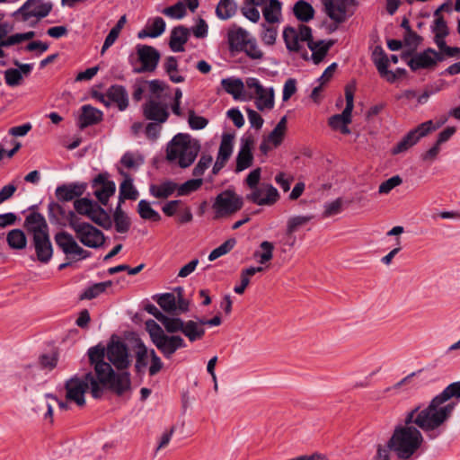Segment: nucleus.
Listing matches in <instances>:
<instances>
[{
	"mask_svg": "<svg viewBox=\"0 0 460 460\" xmlns=\"http://www.w3.org/2000/svg\"><path fill=\"white\" fill-rule=\"evenodd\" d=\"M436 439L445 431L423 405L419 404L405 413L402 423L397 424L388 439V447L398 460H414L424 437Z\"/></svg>",
	"mask_w": 460,
	"mask_h": 460,
	"instance_id": "1",
	"label": "nucleus"
},
{
	"mask_svg": "<svg viewBox=\"0 0 460 460\" xmlns=\"http://www.w3.org/2000/svg\"><path fill=\"white\" fill-rule=\"evenodd\" d=\"M90 364L93 367L99 385L109 387L118 394H122L130 389V375L127 371L115 374L111 365L104 360L105 347L99 344L88 350Z\"/></svg>",
	"mask_w": 460,
	"mask_h": 460,
	"instance_id": "2",
	"label": "nucleus"
},
{
	"mask_svg": "<svg viewBox=\"0 0 460 460\" xmlns=\"http://www.w3.org/2000/svg\"><path fill=\"white\" fill-rule=\"evenodd\" d=\"M146 84L148 98L142 106L143 116L147 120L164 123L170 116L171 88L166 83L158 79L147 81Z\"/></svg>",
	"mask_w": 460,
	"mask_h": 460,
	"instance_id": "3",
	"label": "nucleus"
},
{
	"mask_svg": "<svg viewBox=\"0 0 460 460\" xmlns=\"http://www.w3.org/2000/svg\"><path fill=\"white\" fill-rule=\"evenodd\" d=\"M460 400V380L448 385L440 394L433 397L425 409L446 429Z\"/></svg>",
	"mask_w": 460,
	"mask_h": 460,
	"instance_id": "4",
	"label": "nucleus"
},
{
	"mask_svg": "<svg viewBox=\"0 0 460 460\" xmlns=\"http://www.w3.org/2000/svg\"><path fill=\"white\" fill-rule=\"evenodd\" d=\"M199 151L198 140L192 139L188 134L179 133L167 145L166 159L181 168H187L193 164Z\"/></svg>",
	"mask_w": 460,
	"mask_h": 460,
	"instance_id": "5",
	"label": "nucleus"
},
{
	"mask_svg": "<svg viewBox=\"0 0 460 460\" xmlns=\"http://www.w3.org/2000/svg\"><path fill=\"white\" fill-rule=\"evenodd\" d=\"M66 398L82 407L85 404V393L91 390L93 397L99 398L102 394V388L95 380L93 373L88 372L82 376H74L65 384Z\"/></svg>",
	"mask_w": 460,
	"mask_h": 460,
	"instance_id": "6",
	"label": "nucleus"
},
{
	"mask_svg": "<svg viewBox=\"0 0 460 460\" xmlns=\"http://www.w3.org/2000/svg\"><path fill=\"white\" fill-rule=\"evenodd\" d=\"M146 326L152 341L166 358H171L177 349L186 347L182 337L165 334L154 320L147 321Z\"/></svg>",
	"mask_w": 460,
	"mask_h": 460,
	"instance_id": "7",
	"label": "nucleus"
},
{
	"mask_svg": "<svg viewBox=\"0 0 460 460\" xmlns=\"http://www.w3.org/2000/svg\"><path fill=\"white\" fill-rule=\"evenodd\" d=\"M52 4L44 0H27L13 16L19 22L35 26L39 21L45 18L52 10Z\"/></svg>",
	"mask_w": 460,
	"mask_h": 460,
	"instance_id": "8",
	"label": "nucleus"
},
{
	"mask_svg": "<svg viewBox=\"0 0 460 460\" xmlns=\"http://www.w3.org/2000/svg\"><path fill=\"white\" fill-rule=\"evenodd\" d=\"M74 208L78 214L87 217L96 225L105 229L111 226L109 214L97 202L87 198H81L75 200Z\"/></svg>",
	"mask_w": 460,
	"mask_h": 460,
	"instance_id": "9",
	"label": "nucleus"
},
{
	"mask_svg": "<svg viewBox=\"0 0 460 460\" xmlns=\"http://www.w3.org/2000/svg\"><path fill=\"white\" fill-rule=\"evenodd\" d=\"M70 226L74 230L76 238L84 246L97 249L103 245L105 242L104 234L93 225L85 222L71 221Z\"/></svg>",
	"mask_w": 460,
	"mask_h": 460,
	"instance_id": "10",
	"label": "nucleus"
},
{
	"mask_svg": "<svg viewBox=\"0 0 460 460\" xmlns=\"http://www.w3.org/2000/svg\"><path fill=\"white\" fill-rule=\"evenodd\" d=\"M54 240L57 246L70 260L80 261L86 259L90 255V252L81 247L75 237L66 231L57 233Z\"/></svg>",
	"mask_w": 460,
	"mask_h": 460,
	"instance_id": "11",
	"label": "nucleus"
},
{
	"mask_svg": "<svg viewBox=\"0 0 460 460\" xmlns=\"http://www.w3.org/2000/svg\"><path fill=\"white\" fill-rule=\"evenodd\" d=\"M170 333L181 332L190 342L200 341L205 335V328L199 321H183L180 318H174L170 323L169 329L167 331Z\"/></svg>",
	"mask_w": 460,
	"mask_h": 460,
	"instance_id": "12",
	"label": "nucleus"
},
{
	"mask_svg": "<svg viewBox=\"0 0 460 460\" xmlns=\"http://www.w3.org/2000/svg\"><path fill=\"white\" fill-rule=\"evenodd\" d=\"M278 190L270 183L261 182L260 186L251 190L246 196V200L257 206H273L279 199Z\"/></svg>",
	"mask_w": 460,
	"mask_h": 460,
	"instance_id": "13",
	"label": "nucleus"
},
{
	"mask_svg": "<svg viewBox=\"0 0 460 460\" xmlns=\"http://www.w3.org/2000/svg\"><path fill=\"white\" fill-rule=\"evenodd\" d=\"M105 355L118 370L128 369L132 362L127 345L120 341L108 344L105 348Z\"/></svg>",
	"mask_w": 460,
	"mask_h": 460,
	"instance_id": "14",
	"label": "nucleus"
},
{
	"mask_svg": "<svg viewBox=\"0 0 460 460\" xmlns=\"http://www.w3.org/2000/svg\"><path fill=\"white\" fill-rule=\"evenodd\" d=\"M243 205V201L240 196L234 191L226 190L217 196L213 208L217 215L220 217L240 210Z\"/></svg>",
	"mask_w": 460,
	"mask_h": 460,
	"instance_id": "15",
	"label": "nucleus"
},
{
	"mask_svg": "<svg viewBox=\"0 0 460 460\" xmlns=\"http://www.w3.org/2000/svg\"><path fill=\"white\" fill-rule=\"evenodd\" d=\"M137 54L141 66L134 68L133 71L135 73L154 72L156 69L161 55L155 48L138 44L137 46Z\"/></svg>",
	"mask_w": 460,
	"mask_h": 460,
	"instance_id": "16",
	"label": "nucleus"
},
{
	"mask_svg": "<svg viewBox=\"0 0 460 460\" xmlns=\"http://www.w3.org/2000/svg\"><path fill=\"white\" fill-rule=\"evenodd\" d=\"M443 59L444 57L441 53L433 49H427L422 52L415 53L411 58L407 59V65L412 71L431 69Z\"/></svg>",
	"mask_w": 460,
	"mask_h": 460,
	"instance_id": "17",
	"label": "nucleus"
},
{
	"mask_svg": "<svg viewBox=\"0 0 460 460\" xmlns=\"http://www.w3.org/2000/svg\"><path fill=\"white\" fill-rule=\"evenodd\" d=\"M109 178L110 174L108 172H102L92 181L93 195L103 206L108 204L110 198L113 196L116 191L115 182Z\"/></svg>",
	"mask_w": 460,
	"mask_h": 460,
	"instance_id": "18",
	"label": "nucleus"
},
{
	"mask_svg": "<svg viewBox=\"0 0 460 460\" xmlns=\"http://www.w3.org/2000/svg\"><path fill=\"white\" fill-rule=\"evenodd\" d=\"M97 98L105 105H109L110 102H115L120 111L126 110L128 106V94L122 85H111L106 95L100 94Z\"/></svg>",
	"mask_w": 460,
	"mask_h": 460,
	"instance_id": "19",
	"label": "nucleus"
},
{
	"mask_svg": "<svg viewBox=\"0 0 460 460\" xmlns=\"http://www.w3.org/2000/svg\"><path fill=\"white\" fill-rule=\"evenodd\" d=\"M326 13L328 16L337 23H341L346 21L348 16L349 0H322Z\"/></svg>",
	"mask_w": 460,
	"mask_h": 460,
	"instance_id": "20",
	"label": "nucleus"
},
{
	"mask_svg": "<svg viewBox=\"0 0 460 460\" xmlns=\"http://www.w3.org/2000/svg\"><path fill=\"white\" fill-rule=\"evenodd\" d=\"M427 124H420L418 127L408 132V134L393 148L392 153L397 155L407 151L418 141L428 135Z\"/></svg>",
	"mask_w": 460,
	"mask_h": 460,
	"instance_id": "21",
	"label": "nucleus"
},
{
	"mask_svg": "<svg viewBox=\"0 0 460 460\" xmlns=\"http://www.w3.org/2000/svg\"><path fill=\"white\" fill-rule=\"evenodd\" d=\"M254 140L252 137H247L242 140L239 152L236 156L235 172H243L252 165L253 155L252 149Z\"/></svg>",
	"mask_w": 460,
	"mask_h": 460,
	"instance_id": "22",
	"label": "nucleus"
},
{
	"mask_svg": "<svg viewBox=\"0 0 460 460\" xmlns=\"http://www.w3.org/2000/svg\"><path fill=\"white\" fill-rule=\"evenodd\" d=\"M24 226L28 234L32 235V239L49 234L47 221L39 212L29 214L25 218Z\"/></svg>",
	"mask_w": 460,
	"mask_h": 460,
	"instance_id": "23",
	"label": "nucleus"
},
{
	"mask_svg": "<svg viewBox=\"0 0 460 460\" xmlns=\"http://www.w3.org/2000/svg\"><path fill=\"white\" fill-rule=\"evenodd\" d=\"M38 260L47 263L53 256V247L49 239V234L32 239Z\"/></svg>",
	"mask_w": 460,
	"mask_h": 460,
	"instance_id": "24",
	"label": "nucleus"
},
{
	"mask_svg": "<svg viewBox=\"0 0 460 460\" xmlns=\"http://www.w3.org/2000/svg\"><path fill=\"white\" fill-rule=\"evenodd\" d=\"M86 189L84 183H69L58 186L55 194L59 201H71L84 194Z\"/></svg>",
	"mask_w": 460,
	"mask_h": 460,
	"instance_id": "25",
	"label": "nucleus"
},
{
	"mask_svg": "<svg viewBox=\"0 0 460 460\" xmlns=\"http://www.w3.org/2000/svg\"><path fill=\"white\" fill-rule=\"evenodd\" d=\"M119 172L123 177V181L119 184V203L121 204L125 199L136 200L139 192L133 184V178L120 168H119Z\"/></svg>",
	"mask_w": 460,
	"mask_h": 460,
	"instance_id": "26",
	"label": "nucleus"
},
{
	"mask_svg": "<svg viewBox=\"0 0 460 460\" xmlns=\"http://www.w3.org/2000/svg\"><path fill=\"white\" fill-rule=\"evenodd\" d=\"M190 30L184 26H177L172 29L170 35L169 46L173 52L184 51V44L188 41Z\"/></svg>",
	"mask_w": 460,
	"mask_h": 460,
	"instance_id": "27",
	"label": "nucleus"
},
{
	"mask_svg": "<svg viewBox=\"0 0 460 460\" xmlns=\"http://www.w3.org/2000/svg\"><path fill=\"white\" fill-rule=\"evenodd\" d=\"M224 90L235 100H246L244 92L245 84L240 78L229 77L221 81Z\"/></svg>",
	"mask_w": 460,
	"mask_h": 460,
	"instance_id": "28",
	"label": "nucleus"
},
{
	"mask_svg": "<svg viewBox=\"0 0 460 460\" xmlns=\"http://www.w3.org/2000/svg\"><path fill=\"white\" fill-rule=\"evenodd\" d=\"M82 113L78 119V126L81 129L98 123L102 119V112L91 105H84Z\"/></svg>",
	"mask_w": 460,
	"mask_h": 460,
	"instance_id": "29",
	"label": "nucleus"
},
{
	"mask_svg": "<svg viewBox=\"0 0 460 460\" xmlns=\"http://www.w3.org/2000/svg\"><path fill=\"white\" fill-rule=\"evenodd\" d=\"M165 22L162 17H155L149 21L145 29L141 30L137 33L139 39L157 38L162 35L165 31Z\"/></svg>",
	"mask_w": 460,
	"mask_h": 460,
	"instance_id": "30",
	"label": "nucleus"
},
{
	"mask_svg": "<svg viewBox=\"0 0 460 460\" xmlns=\"http://www.w3.org/2000/svg\"><path fill=\"white\" fill-rule=\"evenodd\" d=\"M332 44L333 42L332 40L327 42L324 40L309 41L308 48L312 51V60L315 65L323 60Z\"/></svg>",
	"mask_w": 460,
	"mask_h": 460,
	"instance_id": "31",
	"label": "nucleus"
},
{
	"mask_svg": "<svg viewBox=\"0 0 460 460\" xmlns=\"http://www.w3.org/2000/svg\"><path fill=\"white\" fill-rule=\"evenodd\" d=\"M255 98V106L261 111H270L274 107V89L272 87L263 88V92L256 93L253 97Z\"/></svg>",
	"mask_w": 460,
	"mask_h": 460,
	"instance_id": "32",
	"label": "nucleus"
},
{
	"mask_svg": "<svg viewBox=\"0 0 460 460\" xmlns=\"http://www.w3.org/2000/svg\"><path fill=\"white\" fill-rule=\"evenodd\" d=\"M349 123H351V113H345V111L341 114H335L329 118L330 127L334 130H340L344 135L350 133L348 127Z\"/></svg>",
	"mask_w": 460,
	"mask_h": 460,
	"instance_id": "33",
	"label": "nucleus"
},
{
	"mask_svg": "<svg viewBox=\"0 0 460 460\" xmlns=\"http://www.w3.org/2000/svg\"><path fill=\"white\" fill-rule=\"evenodd\" d=\"M136 363L135 368L137 373H142L145 371L148 365V359L150 358V350L141 341H137L136 345Z\"/></svg>",
	"mask_w": 460,
	"mask_h": 460,
	"instance_id": "34",
	"label": "nucleus"
},
{
	"mask_svg": "<svg viewBox=\"0 0 460 460\" xmlns=\"http://www.w3.org/2000/svg\"><path fill=\"white\" fill-rule=\"evenodd\" d=\"M249 40L248 32L243 28H234L228 32V42L232 49L240 50Z\"/></svg>",
	"mask_w": 460,
	"mask_h": 460,
	"instance_id": "35",
	"label": "nucleus"
},
{
	"mask_svg": "<svg viewBox=\"0 0 460 460\" xmlns=\"http://www.w3.org/2000/svg\"><path fill=\"white\" fill-rule=\"evenodd\" d=\"M263 5L262 13L265 20L270 23L278 22L281 14V3L279 0H269Z\"/></svg>",
	"mask_w": 460,
	"mask_h": 460,
	"instance_id": "36",
	"label": "nucleus"
},
{
	"mask_svg": "<svg viewBox=\"0 0 460 460\" xmlns=\"http://www.w3.org/2000/svg\"><path fill=\"white\" fill-rule=\"evenodd\" d=\"M177 189V184L172 181H164L161 184H152L149 187L150 194L157 199H167Z\"/></svg>",
	"mask_w": 460,
	"mask_h": 460,
	"instance_id": "37",
	"label": "nucleus"
},
{
	"mask_svg": "<svg viewBox=\"0 0 460 460\" xmlns=\"http://www.w3.org/2000/svg\"><path fill=\"white\" fill-rule=\"evenodd\" d=\"M164 69L172 83L179 84L184 82L185 78L179 74L178 60L175 57L170 56L164 59Z\"/></svg>",
	"mask_w": 460,
	"mask_h": 460,
	"instance_id": "38",
	"label": "nucleus"
},
{
	"mask_svg": "<svg viewBox=\"0 0 460 460\" xmlns=\"http://www.w3.org/2000/svg\"><path fill=\"white\" fill-rule=\"evenodd\" d=\"M113 220L118 233L125 234L129 230L131 222L127 214L122 210L120 203L118 204L114 211Z\"/></svg>",
	"mask_w": 460,
	"mask_h": 460,
	"instance_id": "39",
	"label": "nucleus"
},
{
	"mask_svg": "<svg viewBox=\"0 0 460 460\" xmlns=\"http://www.w3.org/2000/svg\"><path fill=\"white\" fill-rule=\"evenodd\" d=\"M287 130V117L284 116L266 137L272 146L278 147L283 141Z\"/></svg>",
	"mask_w": 460,
	"mask_h": 460,
	"instance_id": "40",
	"label": "nucleus"
},
{
	"mask_svg": "<svg viewBox=\"0 0 460 460\" xmlns=\"http://www.w3.org/2000/svg\"><path fill=\"white\" fill-rule=\"evenodd\" d=\"M294 14L301 22H308L314 18V10L313 6L304 0L296 3L293 8Z\"/></svg>",
	"mask_w": 460,
	"mask_h": 460,
	"instance_id": "41",
	"label": "nucleus"
},
{
	"mask_svg": "<svg viewBox=\"0 0 460 460\" xmlns=\"http://www.w3.org/2000/svg\"><path fill=\"white\" fill-rule=\"evenodd\" d=\"M6 241L10 248L14 250L24 249L27 245V238L21 229H13L8 232Z\"/></svg>",
	"mask_w": 460,
	"mask_h": 460,
	"instance_id": "42",
	"label": "nucleus"
},
{
	"mask_svg": "<svg viewBox=\"0 0 460 460\" xmlns=\"http://www.w3.org/2000/svg\"><path fill=\"white\" fill-rule=\"evenodd\" d=\"M137 213L139 217L144 220H150L154 222H158L161 220L160 214L155 211L152 207L150 202L146 199H141L137 204Z\"/></svg>",
	"mask_w": 460,
	"mask_h": 460,
	"instance_id": "43",
	"label": "nucleus"
},
{
	"mask_svg": "<svg viewBox=\"0 0 460 460\" xmlns=\"http://www.w3.org/2000/svg\"><path fill=\"white\" fill-rule=\"evenodd\" d=\"M274 244L269 241H263L260 249L255 251L253 256L261 264H266L273 258Z\"/></svg>",
	"mask_w": 460,
	"mask_h": 460,
	"instance_id": "44",
	"label": "nucleus"
},
{
	"mask_svg": "<svg viewBox=\"0 0 460 460\" xmlns=\"http://www.w3.org/2000/svg\"><path fill=\"white\" fill-rule=\"evenodd\" d=\"M236 13V4L233 0H220L217 8V16L221 20H227Z\"/></svg>",
	"mask_w": 460,
	"mask_h": 460,
	"instance_id": "45",
	"label": "nucleus"
},
{
	"mask_svg": "<svg viewBox=\"0 0 460 460\" xmlns=\"http://www.w3.org/2000/svg\"><path fill=\"white\" fill-rule=\"evenodd\" d=\"M283 38L289 51L298 52L301 49V42L296 34V29L293 27L286 28L283 31Z\"/></svg>",
	"mask_w": 460,
	"mask_h": 460,
	"instance_id": "46",
	"label": "nucleus"
},
{
	"mask_svg": "<svg viewBox=\"0 0 460 460\" xmlns=\"http://www.w3.org/2000/svg\"><path fill=\"white\" fill-rule=\"evenodd\" d=\"M262 270V267H250L243 270L241 272V284L234 287V292L236 294L242 295L250 283V277L253 276L257 272H261Z\"/></svg>",
	"mask_w": 460,
	"mask_h": 460,
	"instance_id": "47",
	"label": "nucleus"
},
{
	"mask_svg": "<svg viewBox=\"0 0 460 460\" xmlns=\"http://www.w3.org/2000/svg\"><path fill=\"white\" fill-rule=\"evenodd\" d=\"M234 137L230 134L222 136L221 143L218 149L217 158L227 161L233 152Z\"/></svg>",
	"mask_w": 460,
	"mask_h": 460,
	"instance_id": "48",
	"label": "nucleus"
},
{
	"mask_svg": "<svg viewBox=\"0 0 460 460\" xmlns=\"http://www.w3.org/2000/svg\"><path fill=\"white\" fill-rule=\"evenodd\" d=\"M112 282L111 280L96 283L84 290L81 295V299H93L103 293L107 288L111 287Z\"/></svg>",
	"mask_w": 460,
	"mask_h": 460,
	"instance_id": "49",
	"label": "nucleus"
},
{
	"mask_svg": "<svg viewBox=\"0 0 460 460\" xmlns=\"http://www.w3.org/2000/svg\"><path fill=\"white\" fill-rule=\"evenodd\" d=\"M120 163L128 169H137L144 164V157L137 153L127 152L121 157Z\"/></svg>",
	"mask_w": 460,
	"mask_h": 460,
	"instance_id": "50",
	"label": "nucleus"
},
{
	"mask_svg": "<svg viewBox=\"0 0 460 460\" xmlns=\"http://www.w3.org/2000/svg\"><path fill=\"white\" fill-rule=\"evenodd\" d=\"M374 63L381 75H385L388 73L387 67L389 64V58L381 48H376L373 53Z\"/></svg>",
	"mask_w": 460,
	"mask_h": 460,
	"instance_id": "51",
	"label": "nucleus"
},
{
	"mask_svg": "<svg viewBox=\"0 0 460 460\" xmlns=\"http://www.w3.org/2000/svg\"><path fill=\"white\" fill-rule=\"evenodd\" d=\"M157 304L168 313L177 312L176 296L172 293H165L159 296Z\"/></svg>",
	"mask_w": 460,
	"mask_h": 460,
	"instance_id": "52",
	"label": "nucleus"
},
{
	"mask_svg": "<svg viewBox=\"0 0 460 460\" xmlns=\"http://www.w3.org/2000/svg\"><path fill=\"white\" fill-rule=\"evenodd\" d=\"M313 219V216H295L287 222V234H291Z\"/></svg>",
	"mask_w": 460,
	"mask_h": 460,
	"instance_id": "53",
	"label": "nucleus"
},
{
	"mask_svg": "<svg viewBox=\"0 0 460 460\" xmlns=\"http://www.w3.org/2000/svg\"><path fill=\"white\" fill-rule=\"evenodd\" d=\"M235 243L236 241L234 238L226 240L209 253L208 260L212 261L228 253L234 247Z\"/></svg>",
	"mask_w": 460,
	"mask_h": 460,
	"instance_id": "54",
	"label": "nucleus"
},
{
	"mask_svg": "<svg viewBox=\"0 0 460 460\" xmlns=\"http://www.w3.org/2000/svg\"><path fill=\"white\" fill-rule=\"evenodd\" d=\"M202 183H203V180L201 178L189 180V181H185L184 183H182L181 185H180L179 187L177 186L176 190H178V195L179 196L188 195L190 192L195 191L198 189H199L200 186L202 185Z\"/></svg>",
	"mask_w": 460,
	"mask_h": 460,
	"instance_id": "55",
	"label": "nucleus"
},
{
	"mask_svg": "<svg viewBox=\"0 0 460 460\" xmlns=\"http://www.w3.org/2000/svg\"><path fill=\"white\" fill-rule=\"evenodd\" d=\"M162 13L172 19H181L186 14V7L182 2H178L172 6L164 8Z\"/></svg>",
	"mask_w": 460,
	"mask_h": 460,
	"instance_id": "56",
	"label": "nucleus"
},
{
	"mask_svg": "<svg viewBox=\"0 0 460 460\" xmlns=\"http://www.w3.org/2000/svg\"><path fill=\"white\" fill-rule=\"evenodd\" d=\"M35 37V32L32 31L24 32V33H16L13 34L11 36H8L3 42L0 43V45L4 46H12L18 43H21L24 40H29Z\"/></svg>",
	"mask_w": 460,
	"mask_h": 460,
	"instance_id": "57",
	"label": "nucleus"
},
{
	"mask_svg": "<svg viewBox=\"0 0 460 460\" xmlns=\"http://www.w3.org/2000/svg\"><path fill=\"white\" fill-rule=\"evenodd\" d=\"M240 50L244 51L252 59H261L263 56L253 39H250Z\"/></svg>",
	"mask_w": 460,
	"mask_h": 460,
	"instance_id": "58",
	"label": "nucleus"
},
{
	"mask_svg": "<svg viewBox=\"0 0 460 460\" xmlns=\"http://www.w3.org/2000/svg\"><path fill=\"white\" fill-rule=\"evenodd\" d=\"M146 310L152 314L155 319H157L164 326L165 330L168 331L170 323L173 321L174 318L164 315L155 305H148L146 307Z\"/></svg>",
	"mask_w": 460,
	"mask_h": 460,
	"instance_id": "59",
	"label": "nucleus"
},
{
	"mask_svg": "<svg viewBox=\"0 0 460 460\" xmlns=\"http://www.w3.org/2000/svg\"><path fill=\"white\" fill-rule=\"evenodd\" d=\"M343 201L341 198L324 204L323 217H329L341 212Z\"/></svg>",
	"mask_w": 460,
	"mask_h": 460,
	"instance_id": "60",
	"label": "nucleus"
},
{
	"mask_svg": "<svg viewBox=\"0 0 460 460\" xmlns=\"http://www.w3.org/2000/svg\"><path fill=\"white\" fill-rule=\"evenodd\" d=\"M244 84L249 90L246 99H252L256 95V93L263 92L264 87L257 78L248 77L246 78Z\"/></svg>",
	"mask_w": 460,
	"mask_h": 460,
	"instance_id": "61",
	"label": "nucleus"
},
{
	"mask_svg": "<svg viewBox=\"0 0 460 460\" xmlns=\"http://www.w3.org/2000/svg\"><path fill=\"white\" fill-rule=\"evenodd\" d=\"M402 182V178L399 175H394L379 185L378 192L379 194H388L393 189L401 185Z\"/></svg>",
	"mask_w": 460,
	"mask_h": 460,
	"instance_id": "62",
	"label": "nucleus"
},
{
	"mask_svg": "<svg viewBox=\"0 0 460 460\" xmlns=\"http://www.w3.org/2000/svg\"><path fill=\"white\" fill-rule=\"evenodd\" d=\"M212 156L209 155H203L199 158L198 164L193 169V175L195 177H200L204 174L206 170L212 164Z\"/></svg>",
	"mask_w": 460,
	"mask_h": 460,
	"instance_id": "63",
	"label": "nucleus"
},
{
	"mask_svg": "<svg viewBox=\"0 0 460 460\" xmlns=\"http://www.w3.org/2000/svg\"><path fill=\"white\" fill-rule=\"evenodd\" d=\"M4 79L6 84L9 86H17L22 80L21 71L16 68H9L4 71Z\"/></svg>",
	"mask_w": 460,
	"mask_h": 460,
	"instance_id": "64",
	"label": "nucleus"
}]
</instances>
